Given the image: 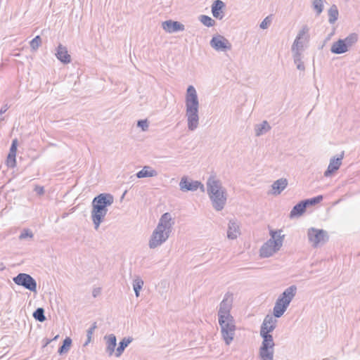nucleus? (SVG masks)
Returning a JSON list of instances; mask_svg holds the SVG:
<instances>
[{
    "label": "nucleus",
    "mask_w": 360,
    "mask_h": 360,
    "mask_svg": "<svg viewBox=\"0 0 360 360\" xmlns=\"http://www.w3.org/2000/svg\"><path fill=\"white\" fill-rule=\"evenodd\" d=\"M224 6V3L220 0L214 2L212 6V13L214 18L221 19L223 18L222 9Z\"/></svg>",
    "instance_id": "nucleus-19"
},
{
    "label": "nucleus",
    "mask_w": 360,
    "mask_h": 360,
    "mask_svg": "<svg viewBox=\"0 0 360 360\" xmlns=\"http://www.w3.org/2000/svg\"><path fill=\"white\" fill-rule=\"evenodd\" d=\"M186 104L188 128L191 130H193L197 127L198 124V101L196 91L193 86H189L188 87L186 96Z\"/></svg>",
    "instance_id": "nucleus-2"
},
{
    "label": "nucleus",
    "mask_w": 360,
    "mask_h": 360,
    "mask_svg": "<svg viewBox=\"0 0 360 360\" xmlns=\"http://www.w3.org/2000/svg\"><path fill=\"white\" fill-rule=\"evenodd\" d=\"M358 37L355 34H352L345 39H339L333 43L331 46V51L333 53L340 54L348 51V48L357 41Z\"/></svg>",
    "instance_id": "nucleus-8"
},
{
    "label": "nucleus",
    "mask_w": 360,
    "mask_h": 360,
    "mask_svg": "<svg viewBox=\"0 0 360 360\" xmlns=\"http://www.w3.org/2000/svg\"><path fill=\"white\" fill-rule=\"evenodd\" d=\"M295 291L296 288L291 286L286 289L281 297L278 299L274 308V314L276 317H280L283 314L287 307L295 296Z\"/></svg>",
    "instance_id": "nucleus-6"
},
{
    "label": "nucleus",
    "mask_w": 360,
    "mask_h": 360,
    "mask_svg": "<svg viewBox=\"0 0 360 360\" xmlns=\"http://www.w3.org/2000/svg\"><path fill=\"white\" fill-rule=\"evenodd\" d=\"M18 147V140L15 139L13 141L9 153L6 160V165L8 167H14L16 165V153Z\"/></svg>",
    "instance_id": "nucleus-14"
},
{
    "label": "nucleus",
    "mask_w": 360,
    "mask_h": 360,
    "mask_svg": "<svg viewBox=\"0 0 360 360\" xmlns=\"http://www.w3.org/2000/svg\"><path fill=\"white\" fill-rule=\"evenodd\" d=\"M234 231L236 233L238 232L236 227H234Z\"/></svg>",
    "instance_id": "nucleus-44"
},
{
    "label": "nucleus",
    "mask_w": 360,
    "mask_h": 360,
    "mask_svg": "<svg viewBox=\"0 0 360 360\" xmlns=\"http://www.w3.org/2000/svg\"><path fill=\"white\" fill-rule=\"evenodd\" d=\"M13 281L15 284L22 285L32 292H36L37 290V283L29 274H19L16 277L13 278Z\"/></svg>",
    "instance_id": "nucleus-9"
},
{
    "label": "nucleus",
    "mask_w": 360,
    "mask_h": 360,
    "mask_svg": "<svg viewBox=\"0 0 360 360\" xmlns=\"http://www.w3.org/2000/svg\"><path fill=\"white\" fill-rule=\"evenodd\" d=\"M321 200H322V196L320 195V196H318L313 199L307 200L304 201V202L306 203V205H314V204L319 202Z\"/></svg>",
    "instance_id": "nucleus-35"
},
{
    "label": "nucleus",
    "mask_w": 360,
    "mask_h": 360,
    "mask_svg": "<svg viewBox=\"0 0 360 360\" xmlns=\"http://www.w3.org/2000/svg\"><path fill=\"white\" fill-rule=\"evenodd\" d=\"M207 192L214 208L217 210L223 209L226 200L225 192L214 176H211L208 180Z\"/></svg>",
    "instance_id": "nucleus-4"
},
{
    "label": "nucleus",
    "mask_w": 360,
    "mask_h": 360,
    "mask_svg": "<svg viewBox=\"0 0 360 360\" xmlns=\"http://www.w3.org/2000/svg\"><path fill=\"white\" fill-rule=\"evenodd\" d=\"M138 126L141 127V129L145 131L148 128V122L147 120H140L138 122Z\"/></svg>",
    "instance_id": "nucleus-37"
},
{
    "label": "nucleus",
    "mask_w": 360,
    "mask_h": 360,
    "mask_svg": "<svg viewBox=\"0 0 360 360\" xmlns=\"http://www.w3.org/2000/svg\"><path fill=\"white\" fill-rule=\"evenodd\" d=\"M181 189L183 191H194L198 187H200L201 190L204 191V186L198 181L189 182L187 179L183 178L180 182Z\"/></svg>",
    "instance_id": "nucleus-15"
},
{
    "label": "nucleus",
    "mask_w": 360,
    "mask_h": 360,
    "mask_svg": "<svg viewBox=\"0 0 360 360\" xmlns=\"http://www.w3.org/2000/svg\"><path fill=\"white\" fill-rule=\"evenodd\" d=\"M56 56L58 60L64 63H69L70 62V56L68 54L67 49L61 45H59L58 47Z\"/></svg>",
    "instance_id": "nucleus-20"
},
{
    "label": "nucleus",
    "mask_w": 360,
    "mask_h": 360,
    "mask_svg": "<svg viewBox=\"0 0 360 360\" xmlns=\"http://www.w3.org/2000/svg\"><path fill=\"white\" fill-rule=\"evenodd\" d=\"M210 44L217 51H226L231 49V44L227 39L221 35L214 37Z\"/></svg>",
    "instance_id": "nucleus-10"
},
{
    "label": "nucleus",
    "mask_w": 360,
    "mask_h": 360,
    "mask_svg": "<svg viewBox=\"0 0 360 360\" xmlns=\"http://www.w3.org/2000/svg\"><path fill=\"white\" fill-rule=\"evenodd\" d=\"M233 299L227 295L220 304L219 310V323L221 326L223 339L226 345L233 340L236 326L233 316L230 314Z\"/></svg>",
    "instance_id": "nucleus-1"
},
{
    "label": "nucleus",
    "mask_w": 360,
    "mask_h": 360,
    "mask_svg": "<svg viewBox=\"0 0 360 360\" xmlns=\"http://www.w3.org/2000/svg\"><path fill=\"white\" fill-rule=\"evenodd\" d=\"M95 328V326L93 327L92 328H91L89 331H88V338H89V341L91 339V335L93 334V331Z\"/></svg>",
    "instance_id": "nucleus-41"
},
{
    "label": "nucleus",
    "mask_w": 360,
    "mask_h": 360,
    "mask_svg": "<svg viewBox=\"0 0 360 360\" xmlns=\"http://www.w3.org/2000/svg\"><path fill=\"white\" fill-rule=\"evenodd\" d=\"M131 342V340L130 338H124L123 339L119 345V347L117 348L115 351V356H120L124 349L128 346V345Z\"/></svg>",
    "instance_id": "nucleus-24"
},
{
    "label": "nucleus",
    "mask_w": 360,
    "mask_h": 360,
    "mask_svg": "<svg viewBox=\"0 0 360 360\" xmlns=\"http://www.w3.org/2000/svg\"><path fill=\"white\" fill-rule=\"evenodd\" d=\"M53 340H50V339H46L44 340V345L43 347H46L48 345H49L51 342H52Z\"/></svg>",
    "instance_id": "nucleus-40"
},
{
    "label": "nucleus",
    "mask_w": 360,
    "mask_h": 360,
    "mask_svg": "<svg viewBox=\"0 0 360 360\" xmlns=\"http://www.w3.org/2000/svg\"><path fill=\"white\" fill-rule=\"evenodd\" d=\"M269 126L266 122H264L262 124L261 127H259L258 129H257V135L259 136L262 134L264 131H266L269 130Z\"/></svg>",
    "instance_id": "nucleus-33"
},
{
    "label": "nucleus",
    "mask_w": 360,
    "mask_h": 360,
    "mask_svg": "<svg viewBox=\"0 0 360 360\" xmlns=\"http://www.w3.org/2000/svg\"><path fill=\"white\" fill-rule=\"evenodd\" d=\"M308 236L309 241L314 245L323 243L326 240V233L322 230L311 229L309 230Z\"/></svg>",
    "instance_id": "nucleus-12"
},
{
    "label": "nucleus",
    "mask_w": 360,
    "mask_h": 360,
    "mask_svg": "<svg viewBox=\"0 0 360 360\" xmlns=\"http://www.w3.org/2000/svg\"><path fill=\"white\" fill-rule=\"evenodd\" d=\"M163 29L167 32H174L179 30H183L184 26L176 21L168 20L162 23Z\"/></svg>",
    "instance_id": "nucleus-17"
},
{
    "label": "nucleus",
    "mask_w": 360,
    "mask_h": 360,
    "mask_svg": "<svg viewBox=\"0 0 360 360\" xmlns=\"http://www.w3.org/2000/svg\"><path fill=\"white\" fill-rule=\"evenodd\" d=\"M300 37L297 38V39L295 41V44H298V40L300 39Z\"/></svg>",
    "instance_id": "nucleus-42"
},
{
    "label": "nucleus",
    "mask_w": 360,
    "mask_h": 360,
    "mask_svg": "<svg viewBox=\"0 0 360 360\" xmlns=\"http://www.w3.org/2000/svg\"><path fill=\"white\" fill-rule=\"evenodd\" d=\"M34 317L42 322L45 320V316H44V309H41V308H39L37 309L34 312V314H33Z\"/></svg>",
    "instance_id": "nucleus-31"
},
{
    "label": "nucleus",
    "mask_w": 360,
    "mask_h": 360,
    "mask_svg": "<svg viewBox=\"0 0 360 360\" xmlns=\"http://www.w3.org/2000/svg\"><path fill=\"white\" fill-rule=\"evenodd\" d=\"M271 22V16H267L260 24V27L266 29L270 25Z\"/></svg>",
    "instance_id": "nucleus-34"
},
{
    "label": "nucleus",
    "mask_w": 360,
    "mask_h": 360,
    "mask_svg": "<svg viewBox=\"0 0 360 360\" xmlns=\"http://www.w3.org/2000/svg\"><path fill=\"white\" fill-rule=\"evenodd\" d=\"M33 236L32 233L29 230H25L20 236V239H25L27 237L32 238Z\"/></svg>",
    "instance_id": "nucleus-36"
},
{
    "label": "nucleus",
    "mask_w": 360,
    "mask_h": 360,
    "mask_svg": "<svg viewBox=\"0 0 360 360\" xmlns=\"http://www.w3.org/2000/svg\"><path fill=\"white\" fill-rule=\"evenodd\" d=\"M276 319H274L271 316H266L261 326V337H265V335H271L270 333L272 332L276 328Z\"/></svg>",
    "instance_id": "nucleus-13"
},
{
    "label": "nucleus",
    "mask_w": 360,
    "mask_h": 360,
    "mask_svg": "<svg viewBox=\"0 0 360 360\" xmlns=\"http://www.w3.org/2000/svg\"><path fill=\"white\" fill-rule=\"evenodd\" d=\"M342 156L338 158H333L330 160L327 170L325 172V176H328L335 172H336L342 165Z\"/></svg>",
    "instance_id": "nucleus-18"
},
{
    "label": "nucleus",
    "mask_w": 360,
    "mask_h": 360,
    "mask_svg": "<svg viewBox=\"0 0 360 360\" xmlns=\"http://www.w3.org/2000/svg\"><path fill=\"white\" fill-rule=\"evenodd\" d=\"M72 345V340L70 338L67 337L64 341L63 345L58 349V352L60 354H63L67 353L70 349Z\"/></svg>",
    "instance_id": "nucleus-26"
},
{
    "label": "nucleus",
    "mask_w": 360,
    "mask_h": 360,
    "mask_svg": "<svg viewBox=\"0 0 360 360\" xmlns=\"http://www.w3.org/2000/svg\"><path fill=\"white\" fill-rule=\"evenodd\" d=\"M107 213V210H103L101 208L93 207L92 210V220L95 224L96 229H98L100 224L103 221Z\"/></svg>",
    "instance_id": "nucleus-16"
},
{
    "label": "nucleus",
    "mask_w": 360,
    "mask_h": 360,
    "mask_svg": "<svg viewBox=\"0 0 360 360\" xmlns=\"http://www.w3.org/2000/svg\"><path fill=\"white\" fill-rule=\"evenodd\" d=\"M143 281L140 278H136L134 281V290L136 292V297L139 296V291L142 288Z\"/></svg>",
    "instance_id": "nucleus-29"
},
{
    "label": "nucleus",
    "mask_w": 360,
    "mask_h": 360,
    "mask_svg": "<svg viewBox=\"0 0 360 360\" xmlns=\"http://www.w3.org/2000/svg\"><path fill=\"white\" fill-rule=\"evenodd\" d=\"M231 229H232V228H231V227H230V228H229V232H228V236H229V238H236V234H232V233H231Z\"/></svg>",
    "instance_id": "nucleus-39"
},
{
    "label": "nucleus",
    "mask_w": 360,
    "mask_h": 360,
    "mask_svg": "<svg viewBox=\"0 0 360 360\" xmlns=\"http://www.w3.org/2000/svg\"><path fill=\"white\" fill-rule=\"evenodd\" d=\"M323 2L324 0H314L313 1L314 8L318 14H320L323 10Z\"/></svg>",
    "instance_id": "nucleus-28"
},
{
    "label": "nucleus",
    "mask_w": 360,
    "mask_h": 360,
    "mask_svg": "<svg viewBox=\"0 0 360 360\" xmlns=\"http://www.w3.org/2000/svg\"><path fill=\"white\" fill-rule=\"evenodd\" d=\"M58 335L55 336V337L53 338V340H55L58 339Z\"/></svg>",
    "instance_id": "nucleus-43"
},
{
    "label": "nucleus",
    "mask_w": 360,
    "mask_h": 360,
    "mask_svg": "<svg viewBox=\"0 0 360 360\" xmlns=\"http://www.w3.org/2000/svg\"><path fill=\"white\" fill-rule=\"evenodd\" d=\"M156 174L157 172L155 169H152L150 167L145 166L136 174V176L138 178H145L154 176Z\"/></svg>",
    "instance_id": "nucleus-22"
},
{
    "label": "nucleus",
    "mask_w": 360,
    "mask_h": 360,
    "mask_svg": "<svg viewBox=\"0 0 360 360\" xmlns=\"http://www.w3.org/2000/svg\"><path fill=\"white\" fill-rule=\"evenodd\" d=\"M200 22L207 27H212L214 25V21L207 15H201Z\"/></svg>",
    "instance_id": "nucleus-30"
},
{
    "label": "nucleus",
    "mask_w": 360,
    "mask_h": 360,
    "mask_svg": "<svg viewBox=\"0 0 360 360\" xmlns=\"http://www.w3.org/2000/svg\"><path fill=\"white\" fill-rule=\"evenodd\" d=\"M171 226L172 217L169 213H165L150 240L149 245L151 248L158 247L167 239Z\"/></svg>",
    "instance_id": "nucleus-3"
},
{
    "label": "nucleus",
    "mask_w": 360,
    "mask_h": 360,
    "mask_svg": "<svg viewBox=\"0 0 360 360\" xmlns=\"http://www.w3.org/2000/svg\"><path fill=\"white\" fill-rule=\"evenodd\" d=\"M34 190L39 195H42L44 193V188L42 186H37L35 187Z\"/></svg>",
    "instance_id": "nucleus-38"
},
{
    "label": "nucleus",
    "mask_w": 360,
    "mask_h": 360,
    "mask_svg": "<svg viewBox=\"0 0 360 360\" xmlns=\"http://www.w3.org/2000/svg\"><path fill=\"white\" fill-rule=\"evenodd\" d=\"M306 203L304 202H301L296 205L293 209L291 210L290 215L291 217L299 216L303 214L306 209Z\"/></svg>",
    "instance_id": "nucleus-23"
},
{
    "label": "nucleus",
    "mask_w": 360,
    "mask_h": 360,
    "mask_svg": "<svg viewBox=\"0 0 360 360\" xmlns=\"http://www.w3.org/2000/svg\"><path fill=\"white\" fill-rule=\"evenodd\" d=\"M259 348V357L262 360H273L275 343L272 335H265Z\"/></svg>",
    "instance_id": "nucleus-7"
},
{
    "label": "nucleus",
    "mask_w": 360,
    "mask_h": 360,
    "mask_svg": "<svg viewBox=\"0 0 360 360\" xmlns=\"http://www.w3.org/2000/svg\"><path fill=\"white\" fill-rule=\"evenodd\" d=\"M329 21L334 22L338 17V11L335 6H332L328 11Z\"/></svg>",
    "instance_id": "nucleus-27"
},
{
    "label": "nucleus",
    "mask_w": 360,
    "mask_h": 360,
    "mask_svg": "<svg viewBox=\"0 0 360 360\" xmlns=\"http://www.w3.org/2000/svg\"><path fill=\"white\" fill-rule=\"evenodd\" d=\"M113 202V198L109 194H100L93 200V207L101 208L107 210L106 207Z\"/></svg>",
    "instance_id": "nucleus-11"
},
{
    "label": "nucleus",
    "mask_w": 360,
    "mask_h": 360,
    "mask_svg": "<svg viewBox=\"0 0 360 360\" xmlns=\"http://www.w3.org/2000/svg\"><path fill=\"white\" fill-rule=\"evenodd\" d=\"M288 185V181L285 179H281L277 180L272 185V191L274 194H279Z\"/></svg>",
    "instance_id": "nucleus-21"
},
{
    "label": "nucleus",
    "mask_w": 360,
    "mask_h": 360,
    "mask_svg": "<svg viewBox=\"0 0 360 360\" xmlns=\"http://www.w3.org/2000/svg\"><path fill=\"white\" fill-rule=\"evenodd\" d=\"M271 238L261 248L259 255L261 257H269L278 251L283 245L285 236L281 235V231H270Z\"/></svg>",
    "instance_id": "nucleus-5"
},
{
    "label": "nucleus",
    "mask_w": 360,
    "mask_h": 360,
    "mask_svg": "<svg viewBox=\"0 0 360 360\" xmlns=\"http://www.w3.org/2000/svg\"><path fill=\"white\" fill-rule=\"evenodd\" d=\"M41 43V40L39 36H37L30 41V46L33 50H36L39 48Z\"/></svg>",
    "instance_id": "nucleus-32"
},
{
    "label": "nucleus",
    "mask_w": 360,
    "mask_h": 360,
    "mask_svg": "<svg viewBox=\"0 0 360 360\" xmlns=\"http://www.w3.org/2000/svg\"><path fill=\"white\" fill-rule=\"evenodd\" d=\"M108 350L110 355L115 352V347L116 346V338L114 335H110L107 337Z\"/></svg>",
    "instance_id": "nucleus-25"
}]
</instances>
